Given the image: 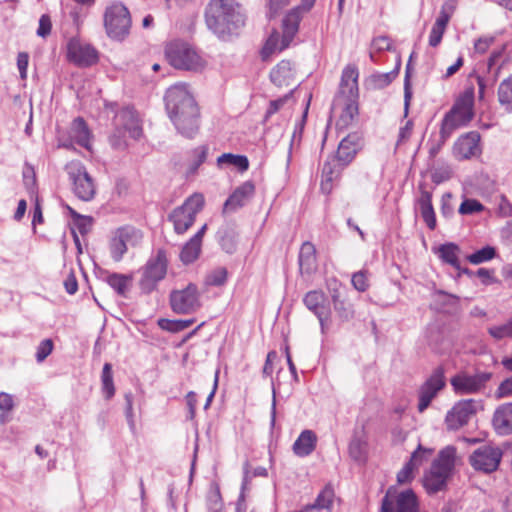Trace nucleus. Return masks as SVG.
Segmentation results:
<instances>
[{"label": "nucleus", "mask_w": 512, "mask_h": 512, "mask_svg": "<svg viewBox=\"0 0 512 512\" xmlns=\"http://www.w3.org/2000/svg\"><path fill=\"white\" fill-rule=\"evenodd\" d=\"M165 57L176 69L187 71H201L206 61L198 54L192 45L183 40H172L165 46Z\"/></svg>", "instance_id": "obj_3"}, {"label": "nucleus", "mask_w": 512, "mask_h": 512, "mask_svg": "<svg viewBox=\"0 0 512 512\" xmlns=\"http://www.w3.org/2000/svg\"><path fill=\"white\" fill-rule=\"evenodd\" d=\"M170 305L178 314H190L197 311L200 306V294L195 284L189 283L185 288L173 290L170 293Z\"/></svg>", "instance_id": "obj_13"}, {"label": "nucleus", "mask_w": 512, "mask_h": 512, "mask_svg": "<svg viewBox=\"0 0 512 512\" xmlns=\"http://www.w3.org/2000/svg\"><path fill=\"white\" fill-rule=\"evenodd\" d=\"M303 302L318 318L321 332L324 334L331 325V308L326 295L322 291L312 290L306 293Z\"/></svg>", "instance_id": "obj_14"}, {"label": "nucleus", "mask_w": 512, "mask_h": 512, "mask_svg": "<svg viewBox=\"0 0 512 512\" xmlns=\"http://www.w3.org/2000/svg\"><path fill=\"white\" fill-rule=\"evenodd\" d=\"M220 245L227 253H233L236 247V232L230 225L221 227L218 231Z\"/></svg>", "instance_id": "obj_39"}, {"label": "nucleus", "mask_w": 512, "mask_h": 512, "mask_svg": "<svg viewBox=\"0 0 512 512\" xmlns=\"http://www.w3.org/2000/svg\"><path fill=\"white\" fill-rule=\"evenodd\" d=\"M419 190L420 196L417 198L416 204L427 227L434 230L436 228V216L432 205V192L425 190L423 186H420Z\"/></svg>", "instance_id": "obj_26"}, {"label": "nucleus", "mask_w": 512, "mask_h": 512, "mask_svg": "<svg viewBox=\"0 0 512 512\" xmlns=\"http://www.w3.org/2000/svg\"><path fill=\"white\" fill-rule=\"evenodd\" d=\"M131 278L118 273L110 274L107 277V283L119 294L125 295L130 285Z\"/></svg>", "instance_id": "obj_47"}, {"label": "nucleus", "mask_w": 512, "mask_h": 512, "mask_svg": "<svg viewBox=\"0 0 512 512\" xmlns=\"http://www.w3.org/2000/svg\"><path fill=\"white\" fill-rule=\"evenodd\" d=\"M428 345L436 352H440L441 345L444 340V333L442 328L436 324H430L425 333Z\"/></svg>", "instance_id": "obj_38"}, {"label": "nucleus", "mask_w": 512, "mask_h": 512, "mask_svg": "<svg viewBox=\"0 0 512 512\" xmlns=\"http://www.w3.org/2000/svg\"><path fill=\"white\" fill-rule=\"evenodd\" d=\"M484 409L481 399H464L456 402L445 416L448 430L456 431L467 425L476 414Z\"/></svg>", "instance_id": "obj_8"}, {"label": "nucleus", "mask_w": 512, "mask_h": 512, "mask_svg": "<svg viewBox=\"0 0 512 512\" xmlns=\"http://www.w3.org/2000/svg\"><path fill=\"white\" fill-rule=\"evenodd\" d=\"M102 390L107 399H110L115 394V387L113 382L112 365L105 363L101 374Z\"/></svg>", "instance_id": "obj_43"}, {"label": "nucleus", "mask_w": 512, "mask_h": 512, "mask_svg": "<svg viewBox=\"0 0 512 512\" xmlns=\"http://www.w3.org/2000/svg\"><path fill=\"white\" fill-rule=\"evenodd\" d=\"M459 251L460 249L456 244L446 243L439 246L436 253L443 262L453 266L457 270H460L462 273H469L468 269H460L458 258Z\"/></svg>", "instance_id": "obj_32"}, {"label": "nucleus", "mask_w": 512, "mask_h": 512, "mask_svg": "<svg viewBox=\"0 0 512 512\" xmlns=\"http://www.w3.org/2000/svg\"><path fill=\"white\" fill-rule=\"evenodd\" d=\"M302 11L299 7L291 9L283 19L282 22V48H287L292 42L294 36L298 32L299 24L302 19Z\"/></svg>", "instance_id": "obj_24"}, {"label": "nucleus", "mask_w": 512, "mask_h": 512, "mask_svg": "<svg viewBox=\"0 0 512 512\" xmlns=\"http://www.w3.org/2000/svg\"><path fill=\"white\" fill-rule=\"evenodd\" d=\"M474 89L468 88L447 113L441 124V138L445 142L454 130L468 124L473 116Z\"/></svg>", "instance_id": "obj_4"}, {"label": "nucleus", "mask_w": 512, "mask_h": 512, "mask_svg": "<svg viewBox=\"0 0 512 512\" xmlns=\"http://www.w3.org/2000/svg\"><path fill=\"white\" fill-rule=\"evenodd\" d=\"M357 114L358 107L355 102L346 101L336 122L337 129L342 130L350 126Z\"/></svg>", "instance_id": "obj_36"}, {"label": "nucleus", "mask_w": 512, "mask_h": 512, "mask_svg": "<svg viewBox=\"0 0 512 512\" xmlns=\"http://www.w3.org/2000/svg\"><path fill=\"white\" fill-rule=\"evenodd\" d=\"M415 469L407 462L403 468L397 473V482L399 484H406L412 481L414 478Z\"/></svg>", "instance_id": "obj_60"}, {"label": "nucleus", "mask_w": 512, "mask_h": 512, "mask_svg": "<svg viewBox=\"0 0 512 512\" xmlns=\"http://www.w3.org/2000/svg\"><path fill=\"white\" fill-rule=\"evenodd\" d=\"M456 464V448L446 446L439 451L437 458L432 462L429 472L424 477V487L428 493H437L447 486Z\"/></svg>", "instance_id": "obj_2"}, {"label": "nucleus", "mask_w": 512, "mask_h": 512, "mask_svg": "<svg viewBox=\"0 0 512 512\" xmlns=\"http://www.w3.org/2000/svg\"><path fill=\"white\" fill-rule=\"evenodd\" d=\"M358 70L354 66L344 68L341 76V88L343 92L353 94L357 90Z\"/></svg>", "instance_id": "obj_37"}, {"label": "nucleus", "mask_w": 512, "mask_h": 512, "mask_svg": "<svg viewBox=\"0 0 512 512\" xmlns=\"http://www.w3.org/2000/svg\"><path fill=\"white\" fill-rule=\"evenodd\" d=\"M194 323L193 319L189 320H170L161 318L158 320V325L161 329L169 331V332H180L188 327H190Z\"/></svg>", "instance_id": "obj_46"}, {"label": "nucleus", "mask_w": 512, "mask_h": 512, "mask_svg": "<svg viewBox=\"0 0 512 512\" xmlns=\"http://www.w3.org/2000/svg\"><path fill=\"white\" fill-rule=\"evenodd\" d=\"M292 92L293 91L291 90L289 93H287L283 97L270 101L269 107L264 116L265 121H267L273 114L277 113L284 106V104L287 103L291 99Z\"/></svg>", "instance_id": "obj_56"}, {"label": "nucleus", "mask_w": 512, "mask_h": 512, "mask_svg": "<svg viewBox=\"0 0 512 512\" xmlns=\"http://www.w3.org/2000/svg\"><path fill=\"white\" fill-rule=\"evenodd\" d=\"M104 27L107 35L114 40H123L131 27V16L125 5L113 2L104 13Z\"/></svg>", "instance_id": "obj_6"}, {"label": "nucleus", "mask_w": 512, "mask_h": 512, "mask_svg": "<svg viewBox=\"0 0 512 512\" xmlns=\"http://www.w3.org/2000/svg\"><path fill=\"white\" fill-rule=\"evenodd\" d=\"M168 260L166 252L163 249L157 250L143 268L142 277L139 285L142 291L149 293L159 281L164 279L167 272Z\"/></svg>", "instance_id": "obj_10"}, {"label": "nucleus", "mask_w": 512, "mask_h": 512, "mask_svg": "<svg viewBox=\"0 0 512 512\" xmlns=\"http://www.w3.org/2000/svg\"><path fill=\"white\" fill-rule=\"evenodd\" d=\"M452 198H453V195L450 192L444 193L441 198L440 210H441V214L446 218L451 217L454 212V208L451 203Z\"/></svg>", "instance_id": "obj_61"}, {"label": "nucleus", "mask_w": 512, "mask_h": 512, "mask_svg": "<svg viewBox=\"0 0 512 512\" xmlns=\"http://www.w3.org/2000/svg\"><path fill=\"white\" fill-rule=\"evenodd\" d=\"M255 187L250 181L244 182L240 185L225 201L223 212L234 211L242 207L246 201L254 194Z\"/></svg>", "instance_id": "obj_25"}, {"label": "nucleus", "mask_w": 512, "mask_h": 512, "mask_svg": "<svg viewBox=\"0 0 512 512\" xmlns=\"http://www.w3.org/2000/svg\"><path fill=\"white\" fill-rule=\"evenodd\" d=\"M14 401L13 397L5 392H0V424H5L9 421V413L13 410Z\"/></svg>", "instance_id": "obj_49"}, {"label": "nucleus", "mask_w": 512, "mask_h": 512, "mask_svg": "<svg viewBox=\"0 0 512 512\" xmlns=\"http://www.w3.org/2000/svg\"><path fill=\"white\" fill-rule=\"evenodd\" d=\"M367 445L364 431L361 433L355 432L348 447L351 458L355 461L363 462L366 459Z\"/></svg>", "instance_id": "obj_33"}, {"label": "nucleus", "mask_w": 512, "mask_h": 512, "mask_svg": "<svg viewBox=\"0 0 512 512\" xmlns=\"http://www.w3.org/2000/svg\"><path fill=\"white\" fill-rule=\"evenodd\" d=\"M501 457L502 452L499 448L482 446L470 456V463L476 470L489 473L497 469Z\"/></svg>", "instance_id": "obj_18"}, {"label": "nucleus", "mask_w": 512, "mask_h": 512, "mask_svg": "<svg viewBox=\"0 0 512 512\" xmlns=\"http://www.w3.org/2000/svg\"><path fill=\"white\" fill-rule=\"evenodd\" d=\"M227 270L224 267H217L206 277V283L211 286H220L226 282Z\"/></svg>", "instance_id": "obj_55"}, {"label": "nucleus", "mask_w": 512, "mask_h": 512, "mask_svg": "<svg viewBox=\"0 0 512 512\" xmlns=\"http://www.w3.org/2000/svg\"><path fill=\"white\" fill-rule=\"evenodd\" d=\"M115 133L110 137L113 147L122 149L126 146L123 138L126 134L132 139H139L142 135V127L137 113L132 108L121 109L114 118Z\"/></svg>", "instance_id": "obj_5"}, {"label": "nucleus", "mask_w": 512, "mask_h": 512, "mask_svg": "<svg viewBox=\"0 0 512 512\" xmlns=\"http://www.w3.org/2000/svg\"><path fill=\"white\" fill-rule=\"evenodd\" d=\"M53 342L51 339H44L40 342L36 351L37 362H43L52 352Z\"/></svg>", "instance_id": "obj_58"}, {"label": "nucleus", "mask_w": 512, "mask_h": 512, "mask_svg": "<svg viewBox=\"0 0 512 512\" xmlns=\"http://www.w3.org/2000/svg\"><path fill=\"white\" fill-rule=\"evenodd\" d=\"M333 307L338 318L342 322H347L354 317L353 306L352 304L346 301L345 297L340 300H337V297L334 296Z\"/></svg>", "instance_id": "obj_44"}, {"label": "nucleus", "mask_w": 512, "mask_h": 512, "mask_svg": "<svg viewBox=\"0 0 512 512\" xmlns=\"http://www.w3.org/2000/svg\"><path fill=\"white\" fill-rule=\"evenodd\" d=\"M73 184L74 194L83 201H90L95 195V186L84 165L79 161H71L65 167Z\"/></svg>", "instance_id": "obj_12"}, {"label": "nucleus", "mask_w": 512, "mask_h": 512, "mask_svg": "<svg viewBox=\"0 0 512 512\" xmlns=\"http://www.w3.org/2000/svg\"><path fill=\"white\" fill-rule=\"evenodd\" d=\"M496 255V250L494 247L486 246L482 249L470 254L467 259L472 264H481L483 262L489 261L493 259Z\"/></svg>", "instance_id": "obj_48"}, {"label": "nucleus", "mask_w": 512, "mask_h": 512, "mask_svg": "<svg viewBox=\"0 0 512 512\" xmlns=\"http://www.w3.org/2000/svg\"><path fill=\"white\" fill-rule=\"evenodd\" d=\"M207 29L217 38L227 40L245 26L246 13L237 0H209L204 9Z\"/></svg>", "instance_id": "obj_1"}, {"label": "nucleus", "mask_w": 512, "mask_h": 512, "mask_svg": "<svg viewBox=\"0 0 512 512\" xmlns=\"http://www.w3.org/2000/svg\"><path fill=\"white\" fill-rule=\"evenodd\" d=\"M496 396L498 398L510 397L512 396V376L503 380L497 390Z\"/></svg>", "instance_id": "obj_64"}, {"label": "nucleus", "mask_w": 512, "mask_h": 512, "mask_svg": "<svg viewBox=\"0 0 512 512\" xmlns=\"http://www.w3.org/2000/svg\"><path fill=\"white\" fill-rule=\"evenodd\" d=\"M283 42H282V35L274 31L269 38L267 39L263 49H262V57L263 59L268 58L271 54L274 52H281L285 48H282Z\"/></svg>", "instance_id": "obj_42"}, {"label": "nucleus", "mask_w": 512, "mask_h": 512, "mask_svg": "<svg viewBox=\"0 0 512 512\" xmlns=\"http://www.w3.org/2000/svg\"><path fill=\"white\" fill-rule=\"evenodd\" d=\"M201 244L197 241L189 240L182 248L180 253V259L184 264H190L194 262L200 254Z\"/></svg>", "instance_id": "obj_45"}, {"label": "nucleus", "mask_w": 512, "mask_h": 512, "mask_svg": "<svg viewBox=\"0 0 512 512\" xmlns=\"http://www.w3.org/2000/svg\"><path fill=\"white\" fill-rule=\"evenodd\" d=\"M177 131L186 138H193L199 130V108L193 112L168 113Z\"/></svg>", "instance_id": "obj_19"}, {"label": "nucleus", "mask_w": 512, "mask_h": 512, "mask_svg": "<svg viewBox=\"0 0 512 512\" xmlns=\"http://www.w3.org/2000/svg\"><path fill=\"white\" fill-rule=\"evenodd\" d=\"M317 436L312 430H304L293 444V452L299 457L310 455L316 447Z\"/></svg>", "instance_id": "obj_29"}, {"label": "nucleus", "mask_w": 512, "mask_h": 512, "mask_svg": "<svg viewBox=\"0 0 512 512\" xmlns=\"http://www.w3.org/2000/svg\"><path fill=\"white\" fill-rule=\"evenodd\" d=\"M66 208L69 211L70 215L73 217L74 223L77 226L79 232L81 234L87 233L91 226L92 218L80 215L79 213H77L74 209H72L68 205L66 206Z\"/></svg>", "instance_id": "obj_53"}, {"label": "nucleus", "mask_w": 512, "mask_h": 512, "mask_svg": "<svg viewBox=\"0 0 512 512\" xmlns=\"http://www.w3.org/2000/svg\"><path fill=\"white\" fill-rule=\"evenodd\" d=\"M353 287L359 292H364L369 287V280L367 272L364 270L358 271L352 275L351 279Z\"/></svg>", "instance_id": "obj_57"}, {"label": "nucleus", "mask_w": 512, "mask_h": 512, "mask_svg": "<svg viewBox=\"0 0 512 512\" xmlns=\"http://www.w3.org/2000/svg\"><path fill=\"white\" fill-rule=\"evenodd\" d=\"M334 500V490L331 486H326L317 496L314 503L311 504L315 511H330Z\"/></svg>", "instance_id": "obj_41"}, {"label": "nucleus", "mask_w": 512, "mask_h": 512, "mask_svg": "<svg viewBox=\"0 0 512 512\" xmlns=\"http://www.w3.org/2000/svg\"><path fill=\"white\" fill-rule=\"evenodd\" d=\"M208 154L207 146H199L190 152V158L186 163V176L194 175L198 168L205 162Z\"/></svg>", "instance_id": "obj_34"}, {"label": "nucleus", "mask_w": 512, "mask_h": 512, "mask_svg": "<svg viewBox=\"0 0 512 512\" xmlns=\"http://www.w3.org/2000/svg\"><path fill=\"white\" fill-rule=\"evenodd\" d=\"M445 376L442 368H436L418 391V411L424 412L437 394L445 387Z\"/></svg>", "instance_id": "obj_15"}, {"label": "nucleus", "mask_w": 512, "mask_h": 512, "mask_svg": "<svg viewBox=\"0 0 512 512\" xmlns=\"http://www.w3.org/2000/svg\"><path fill=\"white\" fill-rule=\"evenodd\" d=\"M494 41L495 38L493 36L480 37L474 42V51L478 54H484Z\"/></svg>", "instance_id": "obj_62"}, {"label": "nucleus", "mask_w": 512, "mask_h": 512, "mask_svg": "<svg viewBox=\"0 0 512 512\" xmlns=\"http://www.w3.org/2000/svg\"><path fill=\"white\" fill-rule=\"evenodd\" d=\"M165 107L167 113H191L198 108L193 93L186 83H177L166 91Z\"/></svg>", "instance_id": "obj_9"}, {"label": "nucleus", "mask_w": 512, "mask_h": 512, "mask_svg": "<svg viewBox=\"0 0 512 512\" xmlns=\"http://www.w3.org/2000/svg\"><path fill=\"white\" fill-rule=\"evenodd\" d=\"M299 269L302 275H311L317 269L316 249L311 242H304L299 251Z\"/></svg>", "instance_id": "obj_27"}, {"label": "nucleus", "mask_w": 512, "mask_h": 512, "mask_svg": "<svg viewBox=\"0 0 512 512\" xmlns=\"http://www.w3.org/2000/svg\"><path fill=\"white\" fill-rule=\"evenodd\" d=\"M217 164L222 166L224 164L235 166L239 171L244 172L249 168L248 158L244 155H235L232 153H224L217 159Z\"/></svg>", "instance_id": "obj_40"}, {"label": "nucleus", "mask_w": 512, "mask_h": 512, "mask_svg": "<svg viewBox=\"0 0 512 512\" xmlns=\"http://www.w3.org/2000/svg\"><path fill=\"white\" fill-rule=\"evenodd\" d=\"M294 74L291 62L283 60L271 70L270 79L278 87L289 86L294 81Z\"/></svg>", "instance_id": "obj_28"}, {"label": "nucleus", "mask_w": 512, "mask_h": 512, "mask_svg": "<svg viewBox=\"0 0 512 512\" xmlns=\"http://www.w3.org/2000/svg\"><path fill=\"white\" fill-rule=\"evenodd\" d=\"M339 171L335 170L330 162H326L322 169L321 189L329 192L331 190V182L338 176Z\"/></svg>", "instance_id": "obj_52"}, {"label": "nucleus", "mask_w": 512, "mask_h": 512, "mask_svg": "<svg viewBox=\"0 0 512 512\" xmlns=\"http://www.w3.org/2000/svg\"><path fill=\"white\" fill-rule=\"evenodd\" d=\"M490 378L491 374L487 372L474 375L459 373L451 378L450 383L457 394H474L481 391Z\"/></svg>", "instance_id": "obj_17"}, {"label": "nucleus", "mask_w": 512, "mask_h": 512, "mask_svg": "<svg viewBox=\"0 0 512 512\" xmlns=\"http://www.w3.org/2000/svg\"><path fill=\"white\" fill-rule=\"evenodd\" d=\"M492 425L499 435L512 433V402L501 404L495 409Z\"/></svg>", "instance_id": "obj_22"}, {"label": "nucleus", "mask_w": 512, "mask_h": 512, "mask_svg": "<svg viewBox=\"0 0 512 512\" xmlns=\"http://www.w3.org/2000/svg\"><path fill=\"white\" fill-rule=\"evenodd\" d=\"M433 453V449L424 448L421 445L412 453L408 461L415 470H417L424 462H426Z\"/></svg>", "instance_id": "obj_50"}, {"label": "nucleus", "mask_w": 512, "mask_h": 512, "mask_svg": "<svg viewBox=\"0 0 512 512\" xmlns=\"http://www.w3.org/2000/svg\"><path fill=\"white\" fill-rule=\"evenodd\" d=\"M396 75L397 73L394 71L389 73L375 74L372 75L371 81L373 82L376 88H384L393 81Z\"/></svg>", "instance_id": "obj_59"}, {"label": "nucleus", "mask_w": 512, "mask_h": 512, "mask_svg": "<svg viewBox=\"0 0 512 512\" xmlns=\"http://www.w3.org/2000/svg\"><path fill=\"white\" fill-rule=\"evenodd\" d=\"M67 57L69 61L80 67H89L98 62V52L90 44L73 38L67 45Z\"/></svg>", "instance_id": "obj_16"}, {"label": "nucleus", "mask_w": 512, "mask_h": 512, "mask_svg": "<svg viewBox=\"0 0 512 512\" xmlns=\"http://www.w3.org/2000/svg\"><path fill=\"white\" fill-rule=\"evenodd\" d=\"M360 148V137L357 134H349L341 140L336 153V160L341 166L348 165Z\"/></svg>", "instance_id": "obj_23"}, {"label": "nucleus", "mask_w": 512, "mask_h": 512, "mask_svg": "<svg viewBox=\"0 0 512 512\" xmlns=\"http://www.w3.org/2000/svg\"><path fill=\"white\" fill-rule=\"evenodd\" d=\"M132 233H134V230L122 228L119 229L116 232L115 236L111 239L110 252L112 258L116 262L120 261L123 255L126 253L127 242L129 241Z\"/></svg>", "instance_id": "obj_30"}, {"label": "nucleus", "mask_w": 512, "mask_h": 512, "mask_svg": "<svg viewBox=\"0 0 512 512\" xmlns=\"http://www.w3.org/2000/svg\"><path fill=\"white\" fill-rule=\"evenodd\" d=\"M480 135L476 131L460 137L454 146V153L460 159H469L480 153Z\"/></svg>", "instance_id": "obj_21"}, {"label": "nucleus", "mask_w": 512, "mask_h": 512, "mask_svg": "<svg viewBox=\"0 0 512 512\" xmlns=\"http://www.w3.org/2000/svg\"><path fill=\"white\" fill-rule=\"evenodd\" d=\"M445 30V28L433 24L429 35V45L431 47H437L441 43Z\"/></svg>", "instance_id": "obj_63"}, {"label": "nucleus", "mask_w": 512, "mask_h": 512, "mask_svg": "<svg viewBox=\"0 0 512 512\" xmlns=\"http://www.w3.org/2000/svg\"><path fill=\"white\" fill-rule=\"evenodd\" d=\"M91 132L83 120V118H76L69 129V138L61 140L60 146L71 148L74 144L84 147L87 150L91 148Z\"/></svg>", "instance_id": "obj_20"}, {"label": "nucleus", "mask_w": 512, "mask_h": 512, "mask_svg": "<svg viewBox=\"0 0 512 512\" xmlns=\"http://www.w3.org/2000/svg\"><path fill=\"white\" fill-rule=\"evenodd\" d=\"M380 512H420V509L411 489L398 492L395 487H390L382 499Z\"/></svg>", "instance_id": "obj_11"}, {"label": "nucleus", "mask_w": 512, "mask_h": 512, "mask_svg": "<svg viewBox=\"0 0 512 512\" xmlns=\"http://www.w3.org/2000/svg\"><path fill=\"white\" fill-rule=\"evenodd\" d=\"M497 95L501 107L512 112V75L500 82Z\"/></svg>", "instance_id": "obj_35"}, {"label": "nucleus", "mask_w": 512, "mask_h": 512, "mask_svg": "<svg viewBox=\"0 0 512 512\" xmlns=\"http://www.w3.org/2000/svg\"><path fill=\"white\" fill-rule=\"evenodd\" d=\"M204 206L202 194L195 193L188 197L184 203L175 208L168 216L173 223L174 231L177 234H184L194 223L196 215Z\"/></svg>", "instance_id": "obj_7"}, {"label": "nucleus", "mask_w": 512, "mask_h": 512, "mask_svg": "<svg viewBox=\"0 0 512 512\" xmlns=\"http://www.w3.org/2000/svg\"><path fill=\"white\" fill-rule=\"evenodd\" d=\"M484 206L476 199H464L461 203L458 212L461 215H472L475 213L482 212Z\"/></svg>", "instance_id": "obj_54"}, {"label": "nucleus", "mask_w": 512, "mask_h": 512, "mask_svg": "<svg viewBox=\"0 0 512 512\" xmlns=\"http://www.w3.org/2000/svg\"><path fill=\"white\" fill-rule=\"evenodd\" d=\"M488 333L496 340L504 338H512V321L511 318L504 324L492 326L488 328Z\"/></svg>", "instance_id": "obj_51"}, {"label": "nucleus", "mask_w": 512, "mask_h": 512, "mask_svg": "<svg viewBox=\"0 0 512 512\" xmlns=\"http://www.w3.org/2000/svg\"><path fill=\"white\" fill-rule=\"evenodd\" d=\"M249 468H250L249 463L246 462L243 467V470H244L243 481H242V485H241V492H240V495H239L237 503H236V511L235 512H246L247 511V505L245 502V491L248 489V484L251 481V479L254 476H266L267 475V470L264 467L255 468L252 474L250 473Z\"/></svg>", "instance_id": "obj_31"}]
</instances>
